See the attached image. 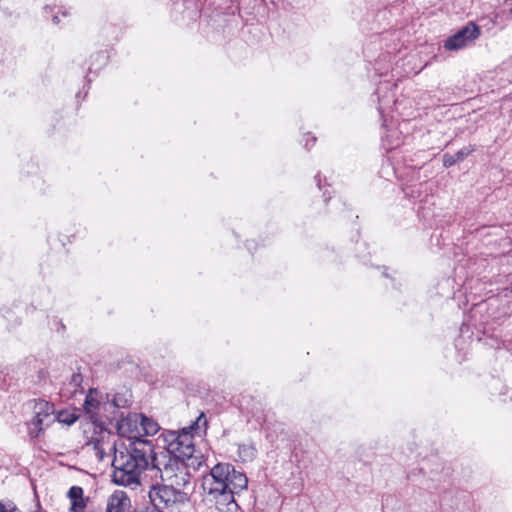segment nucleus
I'll return each instance as SVG.
<instances>
[{
    "label": "nucleus",
    "instance_id": "nucleus-5",
    "mask_svg": "<svg viewBox=\"0 0 512 512\" xmlns=\"http://www.w3.org/2000/svg\"><path fill=\"white\" fill-rule=\"evenodd\" d=\"M151 505L156 509H170L176 504H184L188 501V494L184 491H176L166 485H154L149 491Z\"/></svg>",
    "mask_w": 512,
    "mask_h": 512
},
{
    "label": "nucleus",
    "instance_id": "nucleus-11",
    "mask_svg": "<svg viewBox=\"0 0 512 512\" xmlns=\"http://www.w3.org/2000/svg\"><path fill=\"white\" fill-rule=\"evenodd\" d=\"M474 150H475L474 147L469 145V146L463 147L462 149L457 151L455 154H444L443 155V165L446 168L451 167L454 164L463 161Z\"/></svg>",
    "mask_w": 512,
    "mask_h": 512
},
{
    "label": "nucleus",
    "instance_id": "nucleus-12",
    "mask_svg": "<svg viewBox=\"0 0 512 512\" xmlns=\"http://www.w3.org/2000/svg\"><path fill=\"white\" fill-rule=\"evenodd\" d=\"M68 497L71 500V509L73 511L78 512L86 506L83 499V489L80 486H72L68 491Z\"/></svg>",
    "mask_w": 512,
    "mask_h": 512
},
{
    "label": "nucleus",
    "instance_id": "nucleus-13",
    "mask_svg": "<svg viewBox=\"0 0 512 512\" xmlns=\"http://www.w3.org/2000/svg\"><path fill=\"white\" fill-rule=\"evenodd\" d=\"M238 455L244 462L253 461L257 456V449L253 443H244L238 445Z\"/></svg>",
    "mask_w": 512,
    "mask_h": 512
},
{
    "label": "nucleus",
    "instance_id": "nucleus-3",
    "mask_svg": "<svg viewBox=\"0 0 512 512\" xmlns=\"http://www.w3.org/2000/svg\"><path fill=\"white\" fill-rule=\"evenodd\" d=\"M207 419L201 412L196 420L181 431H169L165 436L166 449L170 458L191 462L192 466L200 465L199 456L196 455L194 435L201 436L202 428L205 432Z\"/></svg>",
    "mask_w": 512,
    "mask_h": 512
},
{
    "label": "nucleus",
    "instance_id": "nucleus-19",
    "mask_svg": "<svg viewBox=\"0 0 512 512\" xmlns=\"http://www.w3.org/2000/svg\"><path fill=\"white\" fill-rule=\"evenodd\" d=\"M53 22L56 23V24L59 22L58 16H54L53 17Z\"/></svg>",
    "mask_w": 512,
    "mask_h": 512
},
{
    "label": "nucleus",
    "instance_id": "nucleus-21",
    "mask_svg": "<svg viewBox=\"0 0 512 512\" xmlns=\"http://www.w3.org/2000/svg\"><path fill=\"white\" fill-rule=\"evenodd\" d=\"M315 141H316V138H315V137H312V138H311V142H312V143H311V145H313V144L315 143Z\"/></svg>",
    "mask_w": 512,
    "mask_h": 512
},
{
    "label": "nucleus",
    "instance_id": "nucleus-4",
    "mask_svg": "<svg viewBox=\"0 0 512 512\" xmlns=\"http://www.w3.org/2000/svg\"><path fill=\"white\" fill-rule=\"evenodd\" d=\"M188 466H192L191 462L169 458L163 469L158 462L157 469L161 472V479L166 485L176 491H183L190 484Z\"/></svg>",
    "mask_w": 512,
    "mask_h": 512
},
{
    "label": "nucleus",
    "instance_id": "nucleus-7",
    "mask_svg": "<svg viewBox=\"0 0 512 512\" xmlns=\"http://www.w3.org/2000/svg\"><path fill=\"white\" fill-rule=\"evenodd\" d=\"M35 416L30 423L29 433L37 437L45 427H48L54 420V405L45 400H38L34 405Z\"/></svg>",
    "mask_w": 512,
    "mask_h": 512
},
{
    "label": "nucleus",
    "instance_id": "nucleus-1",
    "mask_svg": "<svg viewBox=\"0 0 512 512\" xmlns=\"http://www.w3.org/2000/svg\"><path fill=\"white\" fill-rule=\"evenodd\" d=\"M248 479L244 472L230 463H218L202 479L206 500L220 512L237 507L235 495L247 489Z\"/></svg>",
    "mask_w": 512,
    "mask_h": 512
},
{
    "label": "nucleus",
    "instance_id": "nucleus-8",
    "mask_svg": "<svg viewBox=\"0 0 512 512\" xmlns=\"http://www.w3.org/2000/svg\"><path fill=\"white\" fill-rule=\"evenodd\" d=\"M97 389H89L88 394L86 395L84 401V411L89 415V418L94 424H98L100 422V410H104V403L98 397Z\"/></svg>",
    "mask_w": 512,
    "mask_h": 512
},
{
    "label": "nucleus",
    "instance_id": "nucleus-17",
    "mask_svg": "<svg viewBox=\"0 0 512 512\" xmlns=\"http://www.w3.org/2000/svg\"><path fill=\"white\" fill-rule=\"evenodd\" d=\"M0 512H21L13 503L5 505L0 502Z\"/></svg>",
    "mask_w": 512,
    "mask_h": 512
},
{
    "label": "nucleus",
    "instance_id": "nucleus-14",
    "mask_svg": "<svg viewBox=\"0 0 512 512\" xmlns=\"http://www.w3.org/2000/svg\"><path fill=\"white\" fill-rule=\"evenodd\" d=\"M108 398V395H106ZM128 406V400L121 396V395H114L112 401L110 402L108 399L104 403V411H108L109 409H119V408H125Z\"/></svg>",
    "mask_w": 512,
    "mask_h": 512
},
{
    "label": "nucleus",
    "instance_id": "nucleus-18",
    "mask_svg": "<svg viewBox=\"0 0 512 512\" xmlns=\"http://www.w3.org/2000/svg\"><path fill=\"white\" fill-rule=\"evenodd\" d=\"M124 420L121 423H118V430L121 431L124 426Z\"/></svg>",
    "mask_w": 512,
    "mask_h": 512
},
{
    "label": "nucleus",
    "instance_id": "nucleus-6",
    "mask_svg": "<svg viewBox=\"0 0 512 512\" xmlns=\"http://www.w3.org/2000/svg\"><path fill=\"white\" fill-rule=\"evenodd\" d=\"M481 35V28L474 22H468L457 32L444 41V48L449 51H457L473 44Z\"/></svg>",
    "mask_w": 512,
    "mask_h": 512
},
{
    "label": "nucleus",
    "instance_id": "nucleus-2",
    "mask_svg": "<svg viewBox=\"0 0 512 512\" xmlns=\"http://www.w3.org/2000/svg\"><path fill=\"white\" fill-rule=\"evenodd\" d=\"M149 465L158 468L151 441L138 439L123 450L114 447L112 480L120 486L139 485L140 475Z\"/></svg>",
    "mask_w": 512,
    "mask_h": 512
},
{
    "label": "nucleus",
    "instance_id": "nucleus-9",
    "mask_svg": "<svg viewBox=\"0 0 512 512\" xmlns=\"http://www.w3.org/2000/svg\"><path fill=\"white\" fill-rule=\"evenodd\" d=\"M125 421L129 427L132 423L136 424L138 421H140L141 429L143 430L144 434L148 436L155 435L160 428L156 421L143 414H129Z\"/></svg>",
    "mask_w": 512,
    "mask_h": 512
},
{
    "label": "nucleus",
    "instance_id": "nucleus-16",
    "mask_svg": "<svg viewBox=\"0 0 512 512\" xmlns=\"http://www.w3.org/2000/svg\"><path fill=\"white\" fill-rule=\"evenodd\" d=\"M58 420L59 422H62V423H65V424H68V425H71L73 423L76 422L77 420V417L74 415V414H67L65 417H64V414L63 413H60L58 415Z\"/></svg>",
    "mask_w": 512,
    "mask_h": 512
},
{
    "label": "nucleus",
    "instance_id": "nucleus-15",
    "mask_svg": "<svg viewBox=\"0 0 512 512\" xmlns=\"http://www.w3.org/2000/svg\"><path fill=\"white\" fill-rule=\"evenodd\" d=\"M83 381V376L80 373H74L71 376L70 385L74 387V392L77 391V388L81 386V383Z\"/></svg>",
    "mask_w": 512,
    "mask_h": 512
},
{
    "label": "nucleus",
    "instance_id": "nucleus-22",
    "mask_svg": "<svg viewBox=\"0 0 512 512\" xmlns=\"http://www.w3.org/2000/svg\"><path fill=\"white\" fill-rule=\"evenodd\" d=\"M309 145V140H307V142L305 143V146L308 147Z\"/></svg>",
    "mask_w": 512,
    "mask_h": 512
},
{
    "label": "nucleus",
    "instance_id": "nucleus-20",
    "mask_svg": "<svg viewBox=\"0 0 512 512\" xmlns=\"http://www.w3.org/2000/svg\"><path fill=\"white\" fill-rule=\"evenodd\" d=\"M315 179L318 181V187L321 189L320 179H318V175L315 177Z\"/></svg>",
    "mask_w": 512,
    "mask_h": 512
},
{
    "label": "nucleus",
    "instance_id": "nucleus-10",
    "mask_svg": "<svg viewBox=\"0 0 512 512\" xmlns=\"http://www.w3.org/2000/svg\"><path fill=\"white\" fill-rule=\"evenodd\" d=\"M130 508V498L124 492H115L108 499L106 512H131Z\"/></svg>",
    "mask_w": 512,
    "mask_h": 512
}]
</instances>
